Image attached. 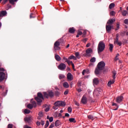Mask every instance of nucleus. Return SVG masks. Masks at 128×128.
I'll return each mask as SVG.
<instances>
[{"label":"nucleus","mask_w":128,"mask_h":128,"mask_svg":"<svg viewBox=\"0 0 128 128\" xmlns=\"http://www.w3.org/2000/svg\"><path fill=\"white\" fill-rule=\"evenodd\" d=\"M78 34L79 36H82V31H78Z\"/></svg>","instance_id":"nucleus-52"},{"label":"nucleus","mask_w":128,"mask_h":128,"mask_svg":"<svg viewBox=\"0 0 128 128\" xmlns=\"http://www.w3.org/2000/svg\"><path fill=\"white\" fill-rule=\"evenodd\" d=\"M66 78V76L64 74H60L58 76V78L60 80H62Z\"/></svg>","instance_id":"nucleus-27"},{"label":"nucleus","mask_w":128,"mask_h":128,"mask_svg":"<svg viewBox=\"0 0 128 128\" xmlns=\"http://www.w3.org/2000/svg\"><path fill=\"white\" fill-rule=\"evenodd\" d=\"M106 32H108V34H109V32H110L112 28H113V26L106 24Z\"/></svg>","instance_id":"nucleus-8"},{"label":"nucleus","mask_w":128,"mask_h":128,"mask_svg":"<svg viewBox=\"0 0 128 128\" xmlns=\"http://www.w3.org/2000/svg\"><path fill=\"white\" fill-rule=\"evenodd\" d=\"M63 60H66V62H67L68 64H69L70 62V60H68V58H66V56L63 57Z\"/></svg>","instance_id":"nucleus-36"},{"label":"nucleus","mask_w":128,"mask_h":128,"mask_svg":"<svg viewBox=\"0 0 128 128\" xmlns=\"http://www.w3.org/2000/svg\"><path fill=\"white\" fill-rule=\"evenodd\" d=\"M54 58L55 60L58 62L61 60V57L58 54H55Z\"/></svg>","instance_id":"nucleus-18"},{"label":"nucleus","mask_w":128,"mask_h":128,"mask_svg":"<svg viewBox=\"0 0 128 128\" xmlns=\"http://www.w3.org/2000/svg\"><path fill=\"white\" fill-rule=\"evenodd\" d=\"M83 104H86L87 103V100H86V97H84V96H83V97L82 98V100H81Z\"/></svg>","instance_id":"nucleus-17"},{"label":"nucleus","mask_w":128,"mask_h":128,"mask_svg":"<svg viewBox=\"0 0 128 128\" xmlns=\"http://www.w3.org/2000/svg\"><path fill=\"white\" fill-rule=\"evenodd\" d=\"M44 124H45L44 121V120L41 121V122H40L41 125L44 126Z\"/></svg>","instance_id":"nucleus-53"},{"label":"nucleus","mask_w":128,"mask_h":128,"mask_svg":"<svg viewBox=\"0 0 128 128\" xmlns=\"http://www.w3.org/2000/svg\"><path fill=\"white\" fill-rule=\"evenodd\" d=\"M61 124V122L59 120H56L55 122V126H58Z\"/></svg>","instance_id":"nucleus-25"},{"label":"nucleus","mask_w":128,"mask_h":128,"mask_svg":"<svg viewBox=\"0 0 128 128\" xmlns=\"http://www.w3.org/2000/svg\"><path fill=\"white\" fill-rule=\"evenodd\" d=\"M33 106L32 104H28L27 105V108L28 109L32 110L33 108Z\"/></svg>","instance_id":"nucleus-34"},{"label":"nucleus","mask_w":128,"mask_h":128,"mask_svg":"<svg viewBox=\"0 0 128 128\" xmlns=\"http://www.w3.org/2000/svg\"><path fill=\"white\" fill-rule=\"evenodd\" d=\"M105 47V44L102 41L100 42L98 47V53L102 52L104 50Z\"/></svg>","instance_id":"nucleus-6"},{"label":"nucleus","mask_w":128,"mask_h":128,"mask_svg":"<svg viewBox=\"0 0 128 128\" xmlns=\"http://www.w3.org/2000/svg\"><path fill=\"white\" fill-rule=\"evenodd\" d=\"M68 94V91H67V90L64 91V95H66V94Z\"/></svg>","instance_id":"nucleus-59"},{"label":"nucleus","mask_w":128,"mask_h":128,"mask_svg":"<svg viewBox=\"0 0 128 128\" xmlns=\"http://www.w3.org/2000/svg\"><path fill=\"white\" fill-rule=\"evenodd\" d=\"M99 82L100 81L98 78H95L92 80V84L94 86L98 85Z\"/></svg>","instance_id":"nucleus-11"},{"label":"nucleus","mask_w":128,"mask_h":128,"mask_svg":"<svg viewBox=\"0 0 128 128\" xmlns=\"http://www.w3.org/2000/svg\"><path fill=\"white\" fill-rule=\"evenodd\" d=\"M54 124L52 123V124L50 126L49 128H53L54 127Z\"/></svg>","instance_id":"nucleus-50"},{"label":"nucleus","mask_w":128,"mask_h":128,"mask_svg":"<svg viewBox=\"0 0 128 128\" xmlns=\"http://www.w3.org/2000/svg\"><path fill=\"white\" fill-rule=\"evenodd\" d=\"M123 99V96H119L118 97H117L116 98V102L118 103H120Z\"/></svg>","instance_id":"nucleus-19"},{"label":"nucleus","mask_w":128,"mask_h":128,"mask_svg":"<svg viewBox=\"0 0 128 128\" xmlns=\"http://www.w3.org/2000/svg\"><path fill=\"white\" fill-rule=\"evenodd\" d=\"M49 110H50V108H46V109L44 110V111H45L46 112H48Z\"/></svg>","instance_id":"nucleus-63"},{"label":"nucleus","mask_w":128,"mask_h":128,"mask_svg":"<svg viewBox=\"0 0 128 128\" xmlns=\"http://www.w3.org/2000/svg\"><path fill=\"white\" fill-rule=\"evenodd\" d=\"M77 91L78 92H82V89H80V88H78V89H76Z\"/></svg>","instance_id":"nucleus-55"},{"label":"nucleus","mask_w":128,"mask_h":128,"mask_svg":"<svg viewBox=\"0 0 128 128\" xmlns=\"http://www.w3.org/2000/svg\"><path fill=\"white\" fill-rule=\"evenodd\" d=\"M54 120V118L53 117H50L49 118V121L50 122H52Z\"/></svg>","instance_id":"nucleus-49"},{"label":"nucleus","mask_w":128,"mask_h":128,"mask_svg":"<svg viewBox=\"0 0 128 128\" xmlns=\"http://www.w3.org/2000/svg\"><path fill=\"white\" fill-rule=\"evenodd\" d=\"M120 28V24L118 22L116 24V30H118Z\"/></svg>","instance_id":"nucleus-45"},{"label":"nucleus","mask_w":128,"mask_h":128,"mask_svg":"<svg viewBox=\"0 0 128 128\" xmlns=\"http://www.w3.org/2000/svg\"><path fill=\"white\" fill-rule=\"evenodd\" d=\"M34 99L36 101L38 104L40 105V103L42 102V100H44V97L41 92H38L37 96L35 97Z\"/></svg>","instance_id":"nucleus-4"},{"label":"nucleus","mask_w":128,"mask_h":128,"mask_svg":"<svg viewBox=\"0 0 128 128\" xmlns=\"http://www.w3.org/2000/svg\"><path fill=\"white\" fill-rule=\"evenodd\" d=\"M30 111L28 109H25L24 110V114H29L30 113Z\"/></svg>","instance_id":"nucleus-35"},{"label":"nucleus","mask_w":128,"mask_h":128,"mask_svg":"<svg viewBox=\"0 0 128 128\" xmlns=\"http://www.w3.org/2000/svg\"><path fill=\"white\" fill-rule=\"evenodd\" d=\"M24 128H32L28 126V125H25L24 126Z\"/></svg>","instance_id":"nucleus-57"},{"label":"nucleus","mask_w":128,"mask_h":128,"mask_svg":"<svg viewBox=\"0 0 128 128\" xmlns=\"http://www.w3.org/2000/svg\"><path fill=\"white\" fill-rule=\"evenodd\" d=\"M67 79L69 81H72L74 80L72 74L70 72H68L67 74Z\"/></svg>","instance_id":"nucleus-12"},{"label":"nucleus","mask_w":128,"mask_h":128,"mask_svg":"<svg viewBox=\"0 0 128 128\" xmlns=\"http://www.w3.org/2000/svg\"><path fill=\"white\" fill-rule=\"evenodd\" d=\"M69 121L70 122H76V119L74 118H70L69 119Z\"/></svg>","instance_id":"nucleus-32"},{"label":"nucleus","mask_w":128,"mask_h":128,"mask_svg":"<svg viewBox=\"0 0 128 128\" xmlns=\"http://www.w3.org/2000/svg\"><path fill=\"white\" fill-rule=\"evenodd\" d=\"M38 116H40V118H42V117H43V116H44V114H43V113H42V112H39V113H38Z\"/></svg>","instance_id":"nucleus-44"},{"label":"nucleus","mask_w":128,"mask_h":128,"mask_svg":"<svg viewBox=\"0 0 128 128\" xmlns=\"http://www.w3.org/2000/svg\"><path fill=\"white\" fill-rule=\"evenodd\" d=\"M18 0H4V4H6L8 1L10 2V3L12 5L15 4L14 2H17Z\"/></svg>","instance_id":"nucleus-14"},{"label":"nucleus","mask_w":128,"mask_h":128,"mask_svg":"<svg viewBox=\"0 0 128 128\" xmlns=\"http://www.w3.org/2000/svg\"><path fill=\"white\" fill-rule=\"evenodd\" d=\"M112 74H113V80H114L116 78V71H114Z\"/></svg>","instance_id":"nucleus-33"},{"label":"nucleus","mask_w":128,"mask_h":128,"mask_svg":"<svg viewBox=\"0 0 128 128\" xmlns=\"http://www.w3.org/2000/svg\"><path fill=\"white\" fill-rule=\"evenodd\" d=\"M116 22V19L115 18H112V19H110L109 20L107 23L106 24H110V25H112V24Z\"/></svg>","instance_id":"nucleus-16"},{"label":"nucleus","mask_w":128,"mask_h":128,"mask_svg":"<svg viewBox=\"0 0 128 128\" xmlns=\"http://www.w3.org/2000/svg\"><path fill=\"white\" fill-rule=\"evenodd\" d=\"M74 32H76V30L74 28H70L68 29V32L70 34H74Z\"/></svg>","instance_id":"nucleus-20"},{"label":"nucleus","mask_w":128,"mask_h":128,"mask_svg":"<svg viewBox=\"0 0 128 128\" xmlns=\"http://www.w3.org/2000/svg\"><path fill=\"white\" fill-rule=\"evenodd\" d=\"M77 85L78 87H80V86H82V82H80V81H78Z\"/></svg>","instance_id":"nucleus-46"},{"label":"nucleus","mask_w":128,"mask_h":128,"mask_svg":"<svg viewBox=\"0 0 128 128\" xmlns=\"http://www.w3.org/2000/svg\"><path fill=\"white\" fill-rule=\"evenodd\" d=\"M7 14V12L5 10H2L1 12H0V17H2L3 16H6Z\"/></svg>","instance_id":"nucleus-21"},{"label":"nucleus","mask_w":128,"mask_h":128,"mask_svg":"<svg viewBox=\"0 0 128 128\" xmlns=\"http://www.w3.org/2000/svg\"><path fill=\"white\" fill-rule=\"evenodd\" d=\"M25 122L30 123L31 121V118H24Z\"/></svg>","instance_id":"nucleus-29"},{"label":"nucleus","mask_w":128,"mask_h":128,"mask_svg":"<svg viewBox=\"0 0 128 128\" xmlns=\"http://www.w3.org/2000/svg\"><path fill=\"white\" fill-rule=\"evenodd\" d=\"M70 116V114H68V113H66L65 114V116L66 117H69Z\"/></svg>","instance_id":"nucleus-64"},{"label":"nucleus","mask_w":128,"mask_h":128,"mask_svg":"<svg viewBox=\"0 0 128 128\" xmlns=\"http://www.w3.org/2000/svg\"><path fill=\"white\" fill-rule=\"evenodd\" d=\"M96 58L93 57V58H92L90 60V62L94 63V62H96Z\"/></svg>","instance_id":"nucleus-31"},{"label":"nucleus","mask_w":128,"mask_h":128,"mask_svg":"<svg viewBox=\"0 0 128 128\" xmlns=\"http://www.w3.org/2000/svg\"><path fill=\"white\" fill-rule=\"evenodd\" d=\"M109 46H110L109 50H110V52H112V50H113L114 45H113L112 44H109Z\"/></svg>","instance_id":"nucleus-26"},{"label":"nucleus","mask_w":128,"mask_h":128,"mask_svg":"<svg viewBox=\"0 0 128 128\" xmlns=\"http://www.w3.org/2000/svg\"><path fill=\"white\" fill-rule=\"evenodd\" d=\"M64 40L62 39H59L57 41H56L54 46V48L55 51L60 50V44L63 42Z\"/></svg>","instance_id":"nucleus-5"},{"label":"nucleus","mask_w":128,"mask_h":128,"mask_svg":"<svg viewBox=\"0 0 128 128\" xmlns=\"http://www.w3.org/2000/svg\"><path fill=\"white\" fill-rule=\"evenodd\" d=\"M70 64H72V68H74V62H71Z\"/></svg>","instance_id":"nucleus-54"},{"label":"nucleus","mask_w":128,"mask_h":128,"mask_svg":"<svg viewBox=\"0 0 128 128\" xmlns=\"http://www.w3.org/2000/svg\"><path fill=\"white\" fill-rule=\"evenodd\" d=\"M110 16H114L116 14V12L114 11H112L110 13Z\"/></svg>","instance_id":"nucleus-43"},{"label":"nucleus","mask_w":128,"mask_h":128,"mask_svg":"<svg viewBox=\"0 0 128 128\" xmlns=\"http://www.w3.org/2000/svg\"><path fill=\"white\" fill-rule=\"evenodd\" d=\"M66 68V66L65 64L61 63L58 66V68L60 70H64Z\"/></svg>","instance_id":"nucleus-9"},{"label":"nucleus","mask_w":128,"mask_h":128,"mask_svg":"<svg viewBox=\"0 0 128 128\" xmlns=\"http://www.w3.org/2000/svg\"><path fill=\"white\" fill-rule=\"evenodd\" d=\"M35 16H34L33 14H30V18H34Z\"/></svg>","instance_id":"nucleus-47"},{"label":"nucleus","mask_w":128,"mask_h":128,"mask_svg":"<svg viewBox=\"0 0 128 128\" xmlns=\"http://www.w3.org/2000/svg\"><path fill=\"white\" fill-rule=\"evenodd\" d=\"M124 23L126 24H128V19H126L124 21Z\"/></svg>","instance_id":"nucleus-51"},{"label":"nucleus","mask_w":128,"mask_h":128,"mask_svg":"<svg viewBox=\"0 0 128 128\" xmlns=\"http://www.w3.org/2000/svg\"><path fill=\"white\" fill-rule=\"evenodd\" d=\"M8 128H13V124H8Z\"/></svg>","instance_id":"nucleus-48"},{"label":"nucleus","mask_w":128,"mask_h":128,"mask_svg":"<svg viewBox=\"0 0 128 128\" xmlns=\"http://www.w3.org/2000/svg\"><path fill=\"white\" fill-rule=\"evenodd\" d=\"M88 40V38H85L83 40V42H87Z\"/></svg>","instance_id":"nucleus-62"},{"label":"nucleus","mask_w":128,"mask_h":128,"mask_svg":"<svg viewBox=\"0 0 128 128\" xmlns=\"http://www.w3.org/2000/svg\"><path fill=\"white\" fill-rule=\"evenodd\" d=\"M32 104L33 107L36 108V102L34 101L32 102Z\"/></svg>","instance_id":"nucleus-39"},{"label":"nucleus","mask_w":128,"mask_h":128,"mask_svg":"<svg viewBox=\"0 0 128 128\" xmlns=\"http://www.w3.org/2000/svg\"><path fill=\"white\" fill-rule=\"evenodd\" d=\"M54 106L52 107L54 110H56L58 109V107H64L66 106V103L62 101H57L54 104Z\"/></svg>","instance_id":"nucleus-3"},{"label":"nucleus","mask_w":128,"mask_h":128,"mask_svg":"<svg viewBox=\"0 0 128 128\" xmlns=\"http://www.w3.org/2000/svg\"><path fill=\"white\" fill-rule=\"evenodd\" d=\"M8 90H6V92H4V96H6V94H7V93H8Z\"/></svg>","instance_id":"nucleus-56"},{"label":"nucleus","mask_w":128,"mask_h":128,"mask_svg":"<svg viewBox=\"0 0 128 128\" xmlns=\"http://www.w3.org/2000/svg\"><path fill=\"white\" fill-rule=\"evenodd\" d=\"M44 98H48L49 96L51 98L53 97L54 96V93L52 91H50L48 93L47 92H44Z\"/></svg>","instance_id":"nucleus-7"},{"label":"nucleus","mask_w":128,"mask_h":128,"mask_svg":"<svg viewBox=\"0 0 128 128\" xmlns=\"http://www.w3.org/2000/svg\"><path fill=\"white\" fill-rule=\"evenodd\" d=\"M127 14H128V12H127L126 10H124V11L122 12V16H126Z\"/></svg>","instance_id":"nucleus-40"},{"label":"nucleus","mask_w":128,"mask_h":128,"mask_svg":"<svg viewBox=\"0 0 128 128\" xmlns=\"http://www.w3.org/2000/svg\"><path fill=\"white\" fill-rule=\"evenodd\" d=\"M102 90H100V89H95L94 92V95L96 96H98L100 94V92Z\"/></svg>","instance_id":"nucleus-13"},{"label":"nucleus","mask_w":128,"mask_h":128,"mask_svg":"<svg viewBox=\"0 0 128 128\" xmlns=\"http://www.w3.org/2000/svg\"><path fill=\"white\" fill-rule=\"evenodd\" d=\"M60 95V92H58V91H56L55 92V96H58Z\"/></svg>","instance_id":"nucleus-42"},{"label":"nucleus","mask_w":128,"mask_h":128,"mask_svg":"<svg viewBox=\"0 0 128 128\" xmlns=\"http://www.w3.org/2000/svg\"><path fill=\"white\" fill-rule=\"evenodd\" d=\"M105 66V63L104 62H100L96 68L94 74L96 75H98L100 74V72L104 70Z\"/></svg>","instance_id":"nucleus-1"},{"label":"nucleus","mask_w":128,"mask_h":128,"mask_svg":"<svg viewBox=\"0 0 128 128\" xmlns=\"http://www.w3.org/2000/svg\"><path fill=\"white\" fill-rule=\"evenodd\" d=\"M114 82H115V80H114L109 81L108 84V86L110 87L111 85L114 84Z\"/></svg>","instance_id":"nucleus-22"},{"label":"nucleus","mask_w":128,"mask_h":128,"mask_svg":"<svg viewBox=\"0 0 128 128\" xmlns=\"http://www.w3.org/2000/svg\"><path fill=\"white\" fill-rule=\"evenodd\" d=\"M74 104L76 106H80V104H78V102H74Z\"/></svg>","instance_id":"nucleus-60"},{"label":"nucleus","mask_w":128,"mask_h":128,"mask_svg":"<svg viewBox=\"0 0 128 128\" xmlns=\"http://www.w3.org/2000/svg\"><path fill=\"white\" fill-rule=\"evenodd\" d=\"M68 60H76V57H75L74 56L72 55L68 57Z\"/></svg>","instance_id":"nucleus-23"},{"label":"nucleus","mask_w":128,"mask_h":128,"mask_svg":"<svg viewBox=\"0 0 128 128\" xmlns=\"http://www.w3.org/2000/svg\"><path fill=\"white\" fill-rule=\"evenodd\" d=\"M41 124V123L40 122H36V125L40 126Z\"/></svg>","instance_id":"nucleus-61"},{"label":"nucleus","mask_w":128,"mask_h":128,"mask_svg":"<svg viewBox=\"0 0 128 128\" xmlns=\"http://www.w3.org/2000/svg\"><path fill=\"white\" fill-rule=\"evenodd\" d=\"M120 36H124V33L120 32Z\"/></svg>","instance_id":"nucleus-58"},{"label":"nucleus","mask_w":128,"mask_h":128,"mask_svg":"<svg viewBox=\"0 0 128 128\" xmlns=\"http://www.w3.org/2000/svg\"><path fill=\"white\" fill-rule=\"evenodd\" d=\"M68 112L69 113H71V112H72V108L71 107H69V108H68Z\"/></svg>","instance_id":"nucleus-41"},{"label":"nucleus","mask_w":128,"mask_h":128,"mask_svg":"<svg viewBox=\"0 0 128 128\" xmlns=\"http://www.w3.org/2000/svg\"><path fill=\"white\" fill-rule=\"evenodd\" d=\"M8 78V73L6 70L4 68H0V82H2L4 80H6Z\"/></svg>","instance_id":"nucleus-2"},{"label":"nucleus","mask_w":128,"mask_h":128,"mask_svg":"<svg viewBox=\"0 0 128 128\" xmlns=\"http://www.w3.org/2000/svg\"><path fill=\"white\" fill-rule=\"evenodd\" d=\"M92 52V50L90 48H88L86 51V56H90V54Z\"/></svg>","instance_id":"nucleus-15"},{"label":"nucleus","mask_w":128,"mask_h":128,"mask_svg":"<svg viewBox=\"0 0 128 128\" xmlns=\"http://www.w3.org/2000/svg\"><path fill=\"white\" fill-rule=\"evenodd\" d=\"M118 36H119V34H116V40L114 41V44H117L120 46H122V44L121 42H118V40H119Z\"/></svg>","instance_id":"nucleus-10"},{"label":"nucleus","mask_w":128,"mask_h":128,"mask_svg":"<svg viewBox=\"0 0 128 128\" xmlns=\"http://www.w3.org/2000/svg\"><path fill=\"white\" fill-rule=\"evenodd\" d=\"M114 6H115V4L114 3H112L111 4H110L109 6V8L112 9V8H114Z\"/></svg>","instance_id":"nucleus-37"},{"label":"nucleus","mask_w":128,"mask_h":128,"mask_svg":"<svg viewBox=\"0 0 128 128\" xmlns=\"http://www.w3.org/2000/svg\"><path fill=\"white\" fill-rule=\"evenodd\" d=\"M88 119L93 120L94 119V117L92 115H88Z\"/></svg>","instance_id":"nucleus-30"},{"label":"nucleus","mask_w":128,"mask_h":128,"mask_svg":"<svg viewBox=\"0 0 128 128\" xmlns=\"http://www.w3.org/2000/svg\"><path fill=\"white\" fill-rule=\"evenodd\" d=\"M50 124L49 121L46 120V124L44 125V128H47Z\"/></svg>","instance_id":"nucleus-38"},{"label":"nucleus","mask_w":128,"mask_h":128,"mask_svg":"<svg viewBox=\"0 0 128 128\" xmlns=\"http://www.w3.org/2000/svg\"><path fill=\"white\" fill-rule=\"evenodd\" d=\"M75 56H76V58L80 59V53L79 52H76L75 53Z\"/></svg>","instance_id":"nucleus-28"},{"label":"nucleus","mask_w":128,"mask_h":128,"mask_svg":"<svg viewBox=\"0 0 128 128\" xmlns=\"http://www.w3.org/2000/svg\"><path fill=\"white\" fill-rule=\"evenodd\" d=\"M63 86L65 88H69V84L68 82H64L63 83Z\"/></svg>","instance_id":"nucleus-24"}]
</instances>
